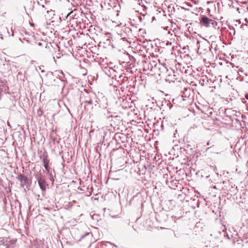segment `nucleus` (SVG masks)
<instances>
[{"mask_svg":"<svg viewBox=\"0 0 248 248\" xmlns=\"http://www.w3.org/2000/svg\"><path fill=\"white\" fill-rule=\"evenodd\" d=\"M38 182L41 189L44 193H45L46 186L48 185L46 184L45 179L41 176L38 178Z\"/></svg>","mask_w":248,"mask_h":248,"instance_id":"nucleus-1","label":"nucleus"},{"mask_svg":"<svg viewBox=\"0 0 248 248\" xmlns=\"http://www.w3.org/2000/svg\"><path fill=\"white\" fill-rule=\"evenodd\" d=\"M213 20L212 19H210L206 16H204L202 19L201 23L203 25L208 27L210 23Z\"/></svg>","mask_w":248,"mask_h":248,"instance_id":"nucleus-2","label":"nucleus"},{"mask_svg":"<svg viewBox=\"0 0 248 248\" xmlns=\"http://www.w3.org/2000/svg\"><path fill=\"white\" fill-rule=\"evenodd\" d=\"M237 10L239 13L244 12L245 16H248V6L247 7L246 9L244 7L241 6L240 8H238Z\"/></svg>","mask_w":248,"mask_h":248,"instance_id":"nucleus-3","label":"nucleus"},{"mask_svg":"<svg viewBox=\"0 0 248 248\" xmlns=\"http://www.w3.org/2000/svg\"><path fill=\"white\" fill-rule=\"evenodd\" d=\"M43 161L44 162V164H49V160L47 157V155H43Z\"/></svg>","mask_w":248,"mask_h":248,"instance_id":"nucleus-4","label":"nucleus"},{"mask_svg":"<svg viewBox=\"0 0 248 248\" xmlns=\"http://www.w3.org/2000/svg\"><path fill=\"white\" fill-rule=\"evenodd\" d=\"M17 179L22 182V181H26L27 178L22 175H19L18 176Z\"/></svg>","mask_w":248,"mask_h":248,"instance_id":"nucleus-5","label":"nucleus"},{"mask_svg":"<svg viewBox=\"0 0 248 248\" xmlns=\"http://www.w3.org/2000/svg\"><path fill=\"white\" fill-rule=\"evenodd\" d=\"M37 113L39 116H41L43 114V111L40 109H39L37 111Z\"/></svg>","mask_w":248,"mask_h":248,"instance_id":"nucleus-6","label":"nucleus"},{"mask_svg":"<svg viewBox=\"0 0 248 248\" xmlns=\"http://www.w3.org/2000/svg\"><path fill=\"white\" fill-rule=\"evenodd\" d=\"M85 102L87 103L88 104H90V105H92L93 104V101L91 99H90L89 100H86L85 101Z\"/></svg>","mask_w":248,"mask_h":248,"instance_id":"nucleus-7","label":"nucleus"},{"mask_svg":"<svg viewBox=\"0 0 248 248\" xmlns=\"http://www.w3.org/2000/svg\"><path fill=\"white\" fill-rule=\"evenodd\" d=\"M44 166L45 168V169H46V170L48 171V164H44Z\"/></svg>","mask_w":248,"mask_h":248,"instance_id":"nucleus-8","label":"nucleus"},{"mask_svg":"<svg viewBox=\"0 0 248 248\" xmlns=\"http://www.w3.org/2000/svg\"><path fill=\"white\" fill-rule=\"evenodd\" d=\"M245 98H246L247 100H248V94H246L245 95Z\"/></svg>","mask_w":248,"mask_h":248,"instance_id":"nucleus-9","label":"nucleus"},{"mask_svg":"<svg viewBox=\"0 0 248 248\" xmlns=\"http://www.w3.org/2000/svg\"><path fill=\"white\" fill-rule=\"evenodd\" d=\"M245 21H246L247 23H248V19H247V17H246V18H245Z\"/></svg>","mask_w":248,"mask_h":248,"instance_id":"nucleus-10","label":"nucleus"}]
</instances>
